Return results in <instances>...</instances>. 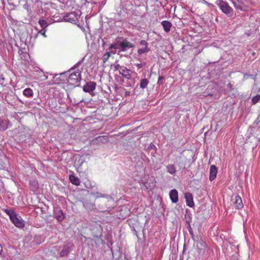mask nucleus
Wrapping results in <instances>:
<instances>
[{"label": "nucleus", "instance_id": "1", "mask_svg": "<svg viewBox=\"0 0 260 260\" xmlns=\"http://www.w3.org/2000/svg\"><path fill=\"white\" fill-rule=\"evenodd\" d=\"M229 246L231 249V252L230 253H232L231 259L232 260H239L238 244L236 242V241H234L233 239H231V238H229Z\"/></svg>", "mask_w": 260, "mask_h": 260}, {"label": "nucleus", "instance_id": "2", "mask_svg": "<svg viewBox=\"0 0 260 260\" xmlns=\"http://www.w3.org/2000/svg\"><path fill=\"white\" fill-rule=\"evenodd\" d=\"M81 80V71L77 70L76 72L71 73L68 78V82L69 84L78 86V83Z\"/></svg>", "mask_w": 260, "mask_h": 260}, {"label": "nucleus", "instance_id": "3", "mask_svg": "<svg viewBox=\"0 0 260 260\" xmlns=\"http://www.w3.org/2000/svg\"><path fill=\"white\" fill-rule=\"evenodd\" d=\"M6 212L9 215L11 221L18 228H23L24 224L21 219L17 217L16 213L12 211L6 210Z\"/></svg>", "mask_w": 260, "mask_h": 260}, {"label": "nucleus", "instance_id": "4", "mask_svg": "<svg viewBox=\"0 0 260 260\" xmlns=\"http://www.w3.org/2000/svg\"><path fill=\"white\" fill-rule=\"evenodd\" d=\"M231 205L236 209H242L244 205L240 197L237 194H234L231 197Z\"/></svg>", "mask_w": 260, "mask_h": 260}, {"label": "nucleus", "instance_id": "5", "mask_svg": "<svg viewBox=\"0 0 260 260\" xmlns=\"http://www.w3.org/2000/svg\"><path fill=\"white\" fill-rule=\"evenodd\" d=\"M96 83L93 82H87L83 87V90L85 92H89L95 89Z\"/></svg>", "mask_w": 260, "mask_h": 260}, {"label": "nucleus", "instance_id": "6", "mask_svg": "<svg viewBox=\"0 0 260 260\" xmlns=\"http://www.w3.org/2000/svg\"><path fill=\"white\" fill-rule=\"evenodd\" d=\"M230 1L231 4L237 9H239L242 11H244L245 10L246 8L244 4L239 0H230Z\"/></svg>", "mask_w": 260, "mask_h": 260}, {"label": "nucleus", "instance_id": "7", "mask_svg": "<svg viewBox=\"0 0 260 260\" xmlns=\"http://www.w3.org/2000/svg\"><path fill=\"white\" fill-rule=\"evenodd\" d=\"M184 196L187 205L190 207H192L194 206V202L192 194L189 192H186Z\"/></svg>", "mask_w": 260, "mask_h": 260}, {"label": "nucleus", "instance_id": "8", "mask_svg": "<svg viewBox=\"0 0 260 260\" xmlns=\"http://www.w3.org/2000/svg\"><path fill=\"white\" fill-rule=\"evenodd\" d=\"M54 216L56 219L59 221H61L64 218V215L62 210L59 208H57L54 211Z\"/></svg>", "mask_w": 260, "mask_h": 260}, {"label": "nucleus", "instance_id": "9", "mask_svg": "<svg viewBox=\"0 0 260 260\" xmlns=\"http://www.w3.org/2000/svg\"><path fill=\"white\" fill-rule=\"evenodd\" d=\"M63 19L64 20V21L70 22L71 23L75 22L76 21L75 15L74 13H70L66 14L63 16Z\"/></svg>", "mask_w": 260, "mask_h": 260}, {"label": "nucleus", "instance_id": "10", "mask_svg": "<svg viewBox=\"0 0 260 260\" xmlns=\"http://www.w3.org/2000/svg\"><path fill=\"white\" fill-rule=\"evenodd\" d=\"M170 198L173 203H176L178 201V191L176 189H172L170 191Z\"/></svg>", "mask_w": 260, "mask_h": 260}, {"label": "nucleus", "instance_id": "11", "mask_svg": "<svg viewBox=\"0 0 260 260\" xmlns=\"http://www.w3.org/2000/svg\"><path fill=\"white\" fill-rule=\"evenodd\" d=\"M119 48H121L122 51H125L126 50L127 48H133L134 47V45L133 44L127 42V41H123L122 42L120 43L119 45Z\"/></svg>", "mask_w": 260, "mask_h": 260}, {"label": "nucleus", "instance_id": "12", "mask_svg": "<svg viewBox=\"0 0 260 260\" xmlns=\"http://www.w3.org/2000/svg\"><path fill=\"white\" fill-rule=\"evenodd\" d=\"M217 169L214 165H212L210 169L209 179L210 181L213 180L216 177Z\"/></svg>", "mask_w": 260, "mask_h": 260}, {"label": "nucleus", "instance_id": "13", "mask_svg": "<svg viewBox=\"0 0 260 260\" xmlns=\"http://www.w3.org/2000/svg\"><path fill=\"white\" fill-rule=\"evenodd\" d=\"M119 72L123 77L128 78L130 76L129 71L125 67L120 68V70Z\"/></svg>", "mask_w": 260, "mask_h": 260}, {"label": "nucleus", "instance_id": "14", "mask_svg": "<svg viewBox=\"0 0 260 260\" xmlns=\"http://www.w3.org/2000/svg\"><path fill=\"white\" fill-rule=\"evenodd\" d=\"M161 24L163 26L164 29L166 32H169L172 26V23L169 21H163L161 22Z\"/></svg>", "mask_w": 260, "mask_h": 260}, {"label": "nucleus", "instance_id": "15", "mask_svg": "<svg viewBox=\"0 0 260 260\" xmlns=\"http://www.w3.org/2000/svg\"><path fill=\"white\" fill-rule=\"evenodd\" d=\"M70 180L74 185H78L80 184L79 179L73 175H70L69 177Z\"/></svg>", "mask_w": 260, "mask_h": 260}, {"label": "nucleus", "instance_id": "16", "mask_svg": "<svg viewBox=\"0 0 260 260\" xmlns=\"http://www.w3.org/2000/svg\"><path fill=\"white\" fill-rule=\"evenodd\" d=\"M167 172L171 174H174L176 173V170L174 165H169L167 166Z\"/></svg>", "mask_w": 260, "mask_h": 260}, {"label": "nucleus", "instance_id": "17", "mask_svg": "<svg viewBox=\"0 0 260 260\" xmlns=\"http://www.w3.org/2000/svg\"><path fill=\"white\" fill-rule=\"evenodd\" d=\"M23 94L27 97H31L33 95V91L30 88L25 89L23 92Z\"/></svg>", "mask_w": 260, "mask_h": 260}, {"label": "nucleus", "instance_id": "18", "mask_svg": "<svg viewBox=\"0 0 260 260\" xmlns=\"http://www.w3.org/2000/svg\"><path fill=\"white\" fill-rule=\"evenodd\" d=\"M150 51V48L148 47H144L142 48H140L138 50V53L139 54H142L143 53H147Z\"/></svg>", "mask_w": 260, "mask_h": 260}, {"label": "nucleus", "instance_id": "19", "mask_svg": "<svg viewBox=\"0 0 260 260\" xmlns=\"http://www.w3.org/2000/svg\"><path fill=\"white\" fill-rule=\"evenodd\" d=\"M148 83L149 82L147 79H143L140 81V86L141 88L144 89L147 86Z\"/></svg>", "mask_w": 260, "mask_h": 260}, {"label": "nucleus", "instance_id": "20", "mask_svg": "<svg viewBox=\"0 0 260 260\" xmlns=\"http://www.w3.org/2000/svg\"><path fill=\"white\" fill-rule=\"evenodd\" d=\"M69 253V249L67 247H64L62 251L60 253V255L61 257L66 256Z\"/></svg>", "mask_w": 260, "mask_h": 260}, {"label": "nucleus", "instance_id": "21", "mask_svg": "<svg viewBox=\"0 0 260 260\" xmlns=\"http://www.w3.org/2000/svg\"><path fill=\"white\" fill-rule=\"evenodd\" d=\"M39 24L41 25V27L42 28H46L48 25V23L47 22V21L45 20H40L39 21Z\"/></svg>", "mask_w": 260, "mask_h": 260}, {"label": "nucleus", "instance_id": "22", "mask_svg": "<svg viewBox=\"0 0 260 260\" xmlns=\"http://www.w3.org/2000/svg\"><path fill=\"white\" fill-rule=\"evenodd\" d=\"M110 55H111L110 52H108L103 55V60L104 63H105L108 60Z\"/></svg>", "mask_w": 260, "mask_h": 260}, {"label": "nucleus", "instance_id": "23", "mask_svg": "<svg viewBox=\"0 0 260 260\" xmlns=\"http://www.w3.org/2000/svg\"><path fill=\"white\" fill-rule=\"evenodd\" d=\"M260 100V95H256L253 96L251 100L252 103L253 104H256Z\"/></svg>", "mask_w": 260, "mask_h": 260}, {"label": "nucleus", "instance_id": "24", "mask_svg": "<svg viewBox=\"0 0 260 260\" xmlns=\"http://www.w3.org/2000/svg\"><path fill=\"white\" fill-rule=\"evenodd\" d=\"M205 243H204L203 241H200L197 243V247L198 248L202 249L205 247Z\"/></svg>", "mask_w": 260, "mask_h": 260}, {"label": "nucleus", "instance_id": "25", "mask_svg": "<svg viewBox=\"0 0 260 260\" xmlns=\"http://www.w3.org/2000/svg\"><path fill=\"white\" fill-rule=\"evenodd\" d=\"M220 7L223 13L228 14V5L226 4L224 5H220Z\"/></svg>", "mask_w": 260, "mask_h": 260}, {"label": "nucleus", "instance_id": "26", "mask_svg": "<svg viewBox=\"0 0 260 260\" xmlns=\"http://www.w3.org/2000/svg\"><path fill=\"white\" fill-rule=\"evenodd\" d=\"M140 44L144 47H148V43L145 40H141L140 42Z\"/></svg>", "mask_w": 260, "mask_h": 260}, {"label": "nucleus", "instance_id": "27", "mask_svg": "<svg viewBox=\"0 0 260 260\" xmlns=\"http://www.w3.org/2000/svg\"><path fill=\"white\" fill-rule=\"evenodd\" d=\"M230 92H232L231 95L233 96H236L238 93L237 89L234 88H232Z\"/></svg>", "mask_w": 260, "mask_h": 260}, {"label": "nucleus", "instance_id": "28", "mask_svg": "<svg viewBox=\"0 0 260 260\" xmlns=\"http://www.w3.org/2000/svg\"><path fill=\"white\" fill-rule=\"evenodd\" d=\"M122 66H121L120 64H114V71H117V70H120V68H121Z\"/></svg>", "mask_w": 260, "mask_h": 260}, {"label": "nucleus", "instance_id": "29", "mask_svg": "<svg viewBox=\"0 0 260 260\" xmlns=\"http://www.w3.org/2000/svg\"><path fill=\"white\" fill-rule=\"evenodd\" d=\"M46 32V30L45 28H43L41 30H40L39 33L43 35L44 37H46V36L45 35V33Z\"/></svg>", "mask_w": 260, "mask_h": 260}, {"label": "nucleus", "instance_id": "30", "mask_svg": "<svg viewBox=\"0 0 260 260\" xmlns=\"http://www.w3.org/2000/svg\"><path fill=\"white\" fill-rule=\"evenodd\" d=\"M164 79V77L162 76H159L158 77L157 83L158 84H162L163 83L162 80Z\"/></svg>", "mask_w": 260, "mask_h": 260}, {"label": "nucleus", "instance_id": "31", "mask_svg": "<svg viewBox=\"0 0 260 260\" xmlns=\"http://www.w3.org/2000/svg\"><path fill=\"white\" fill-rule=\"evenodd\" d=\"M253 76H252V75H249V74H245L244 75L243 78H244V80H247L249 78H253Z\"/></svg>", "mask_w": 260, "mask_h": 260}, {"label": "nucleus", "instance_id": "32", "mask_svg": "<svg viewBox=\"0 0 260 260\" xmlns=\"http://www.w3.org/2000/svg\"><path fill=\"white\" fill-rule=\"evenodd\" d=\"M33 183H34V185L31 187V189L35 191L38 188V184L36 182H34Z\"/></svg>", "mask_w": 260, "mask_h": 260}, {"label": "nucleus", "instance_id": "33", "mask_svg": "<svg viewBox=\"0 0 260 260\" xmlns=\"http://www.w3.org/2000/svg\"><path fill=\"white\" fill-rule=\"evenodd\" d=\"M82 62V61H79L77 63H76L73 68H72L71 69H70V71L72 70H74L76 68H77V67H78Z\"/></svg>", "mask_w": 260, "mask_h": 260}, {"label": "nucleus", "instance_id": "34", "mask_svg": "<svg viewBox=\"0 0 260 260\" xmlns=\"http://www.w3.org/2000/svg\"><path fill=\"white\" fill-rule=\"evenodd\" d=\"M136 65L139 68H141L145 65V63L144 62V63H137Z\"/></svg>", "mask_w": 260, "mask_h": 260}, {"label": "nucleus", "instance_id": "35", "mask_svg": "<svg viewBox=\"0 0 260 260\" xmlns=\"http://www.w3.org/2000/svg\"><path fill=\"white\" fill-rule=\"evenodd\" d=\"M105 136H100L96 138L98 141H101L102 139H105Z\"/></svg>", "mask_w": 260, "mask_h": 260}, {"label": "nucleus", "instance_id": "36", "mask_svg": "<svg viewBox=\"0 0 260 260\" xmlns=\"http://www.w3.org/2000/svg\"><path fill=\"white\" fill-rule=\"evenodd\" d=\"M119 48V47H117V46H116L115 45L112 44V45H111V46H110L109 48L110 49H112V48Z\"/></svg>", "mask_w": 260, "mask_h": 260}, {"label": "nucleus", "instance_id": "37", "mask_svg": "<svg viewBox=\"0 0 260 260\" xmlns=\"http://www.w3.org/2000/svg\"><path fill=\"white\" fill-rule=\"evenodd\" d=\"M81 101H82V100H80V101H78L77 102H74L73 104L76 105V104H78L79 103L81 102Z\"/></svg>", "mask_w": 260, "mask_h": 260}, {"label": "nucleus", "instance_id": "38", "mask_svg": "<svg viewBox=\"0 0 260 260\" xmlns=\"http://www.w3.org/2000/svg\"><path fill=\"white\" fill-rule=\"evenodd\" d=\"M228 88H229V90L230 89L232 88V85L230 84H229V86H228Z\"/></svg>", "mask_w": 260, "mask_h": 260}, {"label": "nucleus", "instance_id": "39", "mask_svg": "<svg viewBox=\"0 0 260 260\" xmlns=\"http://www.w3.org/2000/svg\"><path fill=\"white\" fill-rule=\"evenodd\" d=\"M2 251V247L1 245H0V254L1 253V252Z\"/></svg>", "mask_w": 260, "mask_h": 260}, {"label": "nucleus", "instance_id": "40", "mask_svg": "<svg viewBox=\"0 0 260 260\" xmlns=\"http://www.w3.org/2000/svg\"><path fill=\"white\" fill-rule=\"evenodd\" d=\"M125 94L129 95V91H126L125 92Z\"/></svg>", "mask_w": 260, "mask_h": 260}, {"label": "nucleus", "instance_id": "41", "mask_svg": "<svg viewBox=\"0 0 260 260\" xmlns=\"http://www.w3.org/2000/svg\"><path fill=\"white\" fill-rule=\"evenodd\" d=\"M231 9V8L230 7V6H229V9H228V11H229V13H230V10Z\"/></svg>", "mask_w": 260, "mask_h": 260}, {"label": "nucleus", "instance_id": "42", "mask_svg": "<svg viewBox=\"0 0 260 260\" xmlns=\"http://www.w3.org/2000/svg\"><path fill=\"white\" fill-rule=\"evenodd\" d=\"M208 132H206V133L205 134V136H207V135L208 134Z\"/></svg>", "mask_w": 260, "mask_h": 260}]
</instances>
